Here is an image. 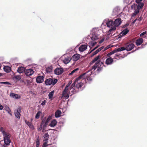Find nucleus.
Instances as JSON below:
<instances>
[{
  "label": "nucleus",
  "instance_id": "1",
  "mask_svg": "<svg viewBox=\"0 0 147 147\" xmlns=\"http://www.w3.org/2000/svg\"><path fill=\"white\" fill-rule=\"evenodd\" d=\"M3 135L4 138V144L3 145H1V147H8L7 146L10 145L11 141L10 139V134L8 132H6Z\"/></svg>",
  "mask_w": 147,
  "mask_h": 147
},
{
  "label": "nucleus",
  "instance_id": "2",
  "mask_svg": "<svg viewBox=\"0 0 147 147\" xmlns=\"http://www.w3.org/2000/svg\"><path fill=\"white\" fill-rule=\"evenodd\" d=\"M104 63V62H100L99 61L98 62L96 63L94 65L92 66V69L95 70L96 68H97V71L98 72H100L102 70V67L103 66Z\"/></svg>",
  "mask_w": 147,
  "mask_h": 147
},
{
  "label": "nucleus",
  "instance_id": "3",
  "mask_svg": "<svg viewBox=\"0 0 147 147\" xmlns=\"http://www.w3.org/2000/svg\"><path fill=\"white\" fill-rule=\"evenodd\" d=\"M107 26L111 28L109 30L108 32L111 34V32L115 31L116 30V28L114 25L113 22L112 20L109 21L106 23Z\"/></svg>",
  "mask_w": 147,
  "mask_h": 147
},
{
  "label": "nucleus",
  "instance_id": "4",
  "mask_svg": "<svg viewBox=\"0 0 147 147\" xmlns=\"http://www.w3.org/2000/svg\"><path fill=\"white\" fill-rule=\"evenodd\" d=\"M36 71L35 67H32L31 68L26 69L24 73L26 76H30L33 74Z\"/></svg>",
  "mask_w": 147,
  "mask_h": 147
},
{
  "label": "nucleus",
  "instance_id": "5",
  "mask_svg": "<svg viewBox=\"0 0 147 147\" xmlns=\"http://www.w3.org/2000/svg\"><path fill=\"white\" fill-rule=\"evenodd\" d=\"M57 82V80L56 79L53 80L52 78H49L47 79L45 81V83L46 85H50L52 84L53 85H54Z\"/></svg>",
  "mask_w": 147,
  "mask_h": 147
},
{
  "label": "nucleus",
  "instance_id": "6",
  "mask_svg": "<svg viewBox=\"0 0 147 147\" xmlns=\"http://www.w3.org/2000/svg\"><path fill=\"white\" fill-rule=\"evenodd\" d=\"M70 93V92L69 89L65 88L62 92V96L66 99L69 97Z\"/></svg>",
  "mask_w": 147,
  "mask_h": 147
},
{
  "label": "nucleus",
  "instance_id": "7",
  "mask_svg": "<svg viewBox=\"0 0 147 147\" xmlns=\"http://www.w3.org/2000/svg\"><path fill=\"white\" fill-rule=\"evenodd\" d=\"M86 74V73H83L79 76L78 78H77L76 79L74 82L71 85V88H72L73 87L75 86V85H76V83L77 82H78L79 80H80L81 79H82V78H85V77H84V76Z\"/></svg>",
  "mask_w": 147,
  "mask_h": 147
},
{
  "label": "nucleus",
  "instance_id": "8",
  "mask_svg": "<svg viewBox=\"0 0 147 147\" xmlns=\"http://www.w3.org/2000/svg\"><path fill=\"white\" fill-rule=\"evenodd\" d=\"M124 49V48L123 47H120L118 49L116 48L115 50L107 54V55L108 57H109L110 55H111L115 53L123 51Z\"/></svg>",
  "mask_w": 147,
  "mask_h": 147
},
{
  "label": "nucleus",
  "instance_id": "9",
  "mask_svg": "<svg viewBox=\"0 0 147 147\" xmlns=\"http://www.w3.org/2000/svg\"><path fill=\"white\" fill-rule=\"evenodd\" d=\"M135 45L133 43L128 44L126 45L125 47H122L124 48L123 50H126L127 51H130L132 50L134 47Z\"/></svg>",
  "mask_w": 147,
  "mask_h": 147
},
{
  "label": "nucleus",
  "instance_id": "10",
  "mask_svg": "<svg viewBox=\"0 0 147 147\" xmlns=\"http://www.w3.org/2000/svg\"><path fill=\"white\" fill-rule=\"evenodd\" d=\"M122 22L120 18H117L115 19L113 22L114 27H116L119 26L121 24Z\"/></svg>",
  "mask_w": 147,
  "mask_h": 147
},
{
  "label": "nucleus",
  "instance_id": "11",
  "mask_svg": "<svg viewBox=\"0 0 147 147\" xmlns=\"http://www.w3.org/2000/svg\"><path fill=\"white\" fill-rule=\"evenodd\" d=\"M63 71V69L62 68H58L54 70V73L56 75H59L61 74Z\"/></svg>",
  "mask_w": 147,
  "mask_h": 147
},
{
  "label": "nucleus",
  "instance_id": "12",
  "mask_svg": "<svg viewBox=\"0 0 147 147\" xmlns=\"http://www.w3.org/2000/svg\"><path fill=\"white\" fill-rule=\"evenodd\" d=\"M52 117H51L49 116L47 119L46 117V122L44 125H43V127L42 128V131H44V129L47 126V125L48 124V123L49 121L51 120Z\"/></svg>",
  "mask_w": 147,
  "mask_h": 147
},
{
  "label": "nucleus",
  "instance_id": "13",
  "mask_svg": "<svg viewBox=\"0 0 147 147\" xmlns=\"http://www.w3.org/2000/svg\"><path fill=\"white\" fill-rule=\"evenodd\" d=\"M129 32V30L126 28L122 31L119 35V38L125 35Z\"/></svg>",
  "mask_w": 147,
  "mask_h": 147
},
{
  "label": "nucleus",
  "instance_id": "14",
  "mask_svg": "<svg viewBox=\"0 0 147 147\" xmlns=\"http://www.w3.org/2000/svg\"><path fill=\"white\" fill-rule=\"evenodd\" d=\"M80 57V55L78 54H76L72 56L71 59L74 61H77L79 59Z\"/></svg>",
  "mask_w": 147,
  "mask_h": 147
},
{
  "label": "nucleus",
  "instance_id": "15",
  "mask_svg": "<svg viewBox=\"0 0 147 147\" xmlns=\"http://www.w3.org/2000/svg\"><path fill=\"white\" fill-rule=\"evenodd\" d=\"M87 47L86 45H82L79 48V50L81 52H83L87 49Z\"/></svg>",
  "mask_w": 147,
  "mask_h": 147
},
{
  "label": "nucleus",
  "instance_id": "16",
  "mask_svg": "<svg viewBox=\"0 0 147 147\" xmlns=\"http://www.w3.org/2000/svg\"><path fill=\"white\" fill-rule=\"evenodd\" d=\"M44 77L42 76H38L36 79V82L38 83H41L43 81Z\"/></svg>",
  "mask_w": 147,
  "mask_h": 147
},
{
  "label": "nucleus",
  "instance_id": "17",
  "mask_svg": "<svg viewBox=\"0 0 147 147\" xmlns=\"http://www.w3.org/2000/svg\"><path fill=\"white\" fill-rule=\"evenodd\" d=\"M113 61V60L111 57L107 59L105 61V63L108 65L111 64Z\"/></svg>",
  "mask_w": 147,
  "mask_h": 147
},
{
  "label": "nucleus",
  "instance_id": "18",
  "mask_svg": "<svg viewBox=\"0 0 147 147\" xmlns=\"http://www.w3.org/2000/svg\"><path fill=\"white\" fill-rule=\"evenodd\" d=\"M143 39L142 38H140L137 39L136 42V45L137 46L140 45L143 43Z\"/></svg>",
  "mask_w": 147,
  "mask_h": 147
},
{
  "label": "nucleus",
  "instance_id": "19",
  "mask_svg": "<svg viewBox=\"0 0 147 147\" xmlns=\"http://www.w3.org/2000/svg\"><path fill=\"white\" fill-rule=\"evenodd\" d=\"M10 96L12 98L16 99H19L20 97V96L19 95L15 94L14 93L12 92L10 93Z\"/></svg>",
  "mask_w": 147,
  "mask_h": 147
},
{
  "label": "nucleus",
  "instance_id": "20",
  "mask_svg": "<svg viewBox=\"0 0 147 147\" xmlns=\"http://www.w3.org/2000/svg\"><path fill=\"white\" fill-rule=\"evenodd\" d=\"M57 123V121L55 119H53L51 121L50 124L49 125L51 127H53L56 125Z\"/></svg>",
  "mask_w": 147,
  "mask_h": 147
},
{
  "label": "nucleus",
  "instance_id": "21",
  "mask_svg": "<svg viewBox=\"0 0 147 147\" xmlns=\"http://www.w3.org/2000/svg\"><path fill=\"white\" fill-rule=\"evenodd\" d=\"M77 82V84H76V87L78 89H79L80 88H81V87L83 85V83L81 82Z\"/></svg>",
  "mask_w": 147,
  "mask_h": 147
},
{
  "label": "nucleus",
  "instance_id": "22",
  "mask_svg": "<svg viewBox=\"0 0 147 147\" xmlns=\"http://www.w3.org/2000/svg\"><path fill=\"white\" fill-rule=\"evenodd\" d=\"M3 69L7 73L9 72L11 70V67L8 66H5Z\"/></svg>",
  "mask_w": 147,
  "mask_h": 147
},
{
  "label": "nucleus",
  "instance_id": "23",
  "mask_svg": "<svg viewBox=\"0 0 147 147\" xmlns=\"http://www.w3.org/2000/svg\"><path fill=\"white\" fill-rule=\"evenodd\" d=\"M26 69L24 67H19L17 71L20 73H21L25 71Z\"/></svg>",
  "mask_w": 147,
  "mask_h": 147
},
{
  "label": "nucleus",
  "instance_id": "24",
  "mask_svg": "<svg viewBox=\"0 0 147 147\" xmlns=\"http://www.w3.org/2000/svg\"><path fill=\"white\" fill-rule=\"evenodd\" d=\"M61 113L59 110H58L55 112V117L57 118L60 116Z\"/></svg>",
  "mask_w": 147,
  "mask_h": 147
},
{
  "label": "nucleus",
  "instance_id": "25",
  "mask_svg": "<svg viewBox=\"0 0 147 147\" xmlns=\"http://www.w3.org/2000/svg\"><path fill=\"white\" fill-rule=\"evenodd\" d=\"M25 122L26 123L27 125L31 129L34 128V126L32 125V123L29 121L25 120Z\"/></svg>",
  "mask_w": 147,
  "mask_h": 147
},
{
  "label": "nucleus",
  "instance_id": "26",
  "mask_svg": "<svg viewBox=\"0 0 147 147\" xmlns=\"http://www.w3.org/2000/svg\"><path fill=\"white\" fill-rule=\"evenodd\" d=\"M137 6V10H139L142 9L144 5V3H140Z\"/></svg>",
  "mask_w": 147,
  "mask_h": 147
},
{
  "label": "nucleus",
  "instance_id": "27",
  "mask_svg": "<svg viewBox=\"0 0 147 147\" xmlns=\"http://www.w3.org/2000/svg\"><path fill=\"white\" fill-rule=\"evenodd\" d=\"M54 92V91L53 90L49 93L48 95L49 98V99H51L52 98Z\"/></svg>",
  "mask_w": 147,
  "mask_h": 147
},
{
  "label": "nucleus",
  "instance_id": "28",
  "mask_svg": "<svg viewBox=\"0 0 147 147\" xmlns=\"http://www.w3.org/2000/svg\"><path fill=\"white\" fill-rule=\"evenodd\" d=\"M49 136L48 133H45L44 136L43 140L46 141L49 138Z\"/></svg>",
  "mask_w": 147,
  "mask_h": 147
},
{
  "label": "nucleus",
  "instance_id": "29",
  "mask_svg": "<svg viewBox=\"0 0 147 147\" xmlns=\"http://www.w3.org/2000/svg\"><path fill=\"white\" fill-rule=\"evenodd\" d=\"M100 57V56L99 55H98L96 57H95L93 60L91 62L92 63H94L96 61H98Z\"/></svg>",
  "mask_w": 147,
  "mask_h": 147
},
{
  "label": "nucleus",
  "instance_id": "30",
  "mask_svg": "<svg viewBox=\"0 0 147 147\" xmlns=\"http://www.w3.org/2000/svg\"><path fill=\"white\" fill-rule=\"evenodd\" d=\"M42 114V112L40 111H38L37 113L35 116V118L36 119L39 118L40 115Z\"/></svg>",
  "mask_w": 147,
  "mask_h": 147
},
{
  "label": "nucleus",
  "instance_id": "31",
  "mask_svg": "<svg viewBox=\"0 0 147 147\" xmlns=\"http://www.w3.org/2000/svg\"><path fill=\"white\" fill-rule=\"evenodd\" d=\"M92 40H95L98 39V37L95 34L93 35L92 36L91 38Z\"/></svg>",
  "mask_w": 147,
  "mask_h": 147
},
{
  "label": "nucleus",
  "instance_id": "32",
  "mask_svg": "<svg viewBox=\"0 0 147 147\" xmlns=\"http://www.w3.org/2000/svg\"><path fill=\"white\" fill-rule=\"evenodd\" d=\"M15 115L17 118L18 119L20 118L21 116L20 113L16 112H15Z\"/></svg>",
  "mask_w": 147,
  "mask_h": 147
},
{
  "label": "nucleus",
  "instance_id": "33",
  "mask_svg": "<svg viewBox=\"0 0 147 147\" xmlns=\"http://www.w3.org/2000/svg\"><path fill=\"white\" fill-rule=\"evenodd\" d=\"M70 61L69 59V58H66L63 60V62L64 63L67 64Z\"/></svg>",
  "mask_w": 147,
  "mask_h": 147
},
{
  "label": "nucleus",
  "instance_id": "34",
  "mask_svg": "<svg viewBox=\"0 0 147 147\" xmlns=\"http://www.w3.org/2000/svg\"><path fill=\"white\" fill-rule=\"evenodd\" d=\"M73 90L71 91V94L70 95L71 96H72L73 94H75L78 93L79 91L78 90H75V89H74V88H73Z\"/></svg>",
  "mask_w": 147,
  "mask_h": 147
},
{
  "label": "nucleus",
  "instance_id": "35",
  "mask_svg": "<svg viewBox=\"0 0 147 147\" xmlns=\"http://www.w3.org/2000/svg\"><path fill=\"white\" fill-rule=\"evenodd\" d=\"M139 10H137L135 11L134 13H133L131 16V17H135L138 13H139Z\"/></svg>",
  "mask_w": 147,
  "mask_h": 147
},
{
  "label": "nucleus",
  "instance_id": "36",
  "mask_svg": "<svg viewBox=\"0 0 147 147\" xmlns=\"http://www.w3.org/2000/svg\"><path fill=\"white\" fill-rule=\"evenodd\" d=\"M14 79L20 80L21 78V77L19 75L16 76L14 77Z\"/></svg>",
  "mask_w": 147,
  "mask_h": 147
},
{
  "label": "nucleus",
  "instance_id": "37",
  "mask_svg": "<svg viewBox=\"0 0 147 147\" xmlns=\"http://www.w3.org/2000/svg\"><path fill=\"white\" fill-rule=\"evenodd\" d=\"M36 147H38V146L40 144L39 139V137H38L36 139Z\"/></svg>",
  "mask_w": 147,
  "mask_h": 147
},
{
  "label": "nucleus",
  "instance_id": "38",
  "mask_svg": "<svg viewBox=\"0 0 147 147\" xmlns=\"http://www.w3.org/2000/svg\"><path fill=\"white\" fill-rule=\"evenodd\" d=\"M52 68L51 67L47 68L46 71L47 72H51L52 71Z\"/></svg>",
  "mask_w": 147,
  "mask_h": 147
},
{
  "label": "nucleus",
  "instance_id": "39",
  "mask_svg": "<svg viewBox=\"0 0 147 147\" xmlns=\"http://www.w3.org/2000/svg\"><path fill=\"white\" fill-rule=\"evenodd\" d=\"M0 131L2 132L3 135L6 132L5 131L3 127H1L0 128Z\"/></svg>",
  "mask_w": 147,
  "mask_h": 147
},
{
  "label": "nucleus",
  "instance_id": "40",
  "mask_svg": "<svg viewBox=\"0 0 147 147\" xmlns=\"http://www.w3.org/2000/svg\"><path fill=\"white\" fill-rule=\"evenodd\" d=\"M0 84H7V85H11V84L9 82H0Z\"/></svg>",
  "mask_w": 147,
  "mask_h": 147
},
{
  "label": "nucleus",
  "instance_id": "41",
  "mask_svg": "<svg viewBox=\"0 0 147 147\" xmlns=\"http://www.w3.org/2000/svg\"><path fill=\"white\" fill-rule=\"evenodd\" d=\"M86 73V74L84 76V77H85V78H84V79H85L86 78H87V80H89L90 81L92 80V79L89 76L87 77V76H86V74H87V73ZM82 78L83 79H84V78H82Z\"/></svg>",
  "mask_w": 147,
  "mask_h": 147
},
{
  "label": "nucleus",
  "instance_id": "42",
  "mask_svg": "<svg viewBox=\"0 0 147 147\" xmlns=\"http://www.w3.org/2000/svg\"><path fill=\"white\" fill-rule=\"evenodd\" d=\"M100 51L99 49H98L96 50L93 53L92 55V56H93L94 55L97 54L98 52H99Z\"/></svg>",
  "mask_w": 147,
  "mask_h": 147
},
{
  "label": "nucleus",
  "instance_id": "43",
  "mask_svg": "<svg viewBox=\"0 0 147 147\" xmlns=\"http://www.w3.org/2000/svg\"><path fill=\"white\" fill-rule=\"evenodd\" d=\"M78 70V68L74 70H73L72 71H71V73H70L69 74V75H71L73 74V73H74L76 71Z\"/></svg>",
  "mask_w": 147,
  "mask_h": 147
},
{
  "label": "nucleus",
  "instance_id": "44",
  "mask_svg": "<svg viewBox=\"0 0 147 147\" xmlns=\"http://www.w3.org/2000/svg\"><path fill=\"white\" fill-rule=\"evenodd\" d=\"M112 45H108V46H107V47H106L104 49V50H103V51H105L106 50H107L108 49H109V48L112 47Z\"/></svg>",
  "mask_w": 147,
  "mask_h": 147
},
{
  "label": "nucleus",
  "instance_id": "45",
  "mask_svg": "<svg viewBox=\"0 0 147 147\" xmlns=\"http://www.w3.org/2000/svg\"><path fill=\"white\" fill-rule=\"evenodd\" d=\"M46 122V117H45L42 120L41 124L40 125H44V124Z\"/></svg>",
  "mask_w": 147,
  "mask_h": 147
},
{
  "label": "nucleus",
  "instance_id": "46",
  "mask_svg": "<svg viewBox=\"0 0 147 147\" xmlns=\"http://www.w3.org/2000/svg\"><path fill=\"white\" fill-rule=\"evenodd\" d=\"M72 82V81H70L68 83V84L66 86L65 88H66V89H68V87L70 86Z\"/></svg>",
  "mask_w": 147,
  "mask_h": 147
},
{
  "label": "nucleus",
  "instance_id": "47",
  "mask_svg": "<svg viewBox=\"0 0 147 147\" xmlns=\"http://www.w3.org/2000/svg\"><path fill=\"white\" fill-rule=\"evenodd\" d=\"M49 145L47 144V142H44L43 144L42 147H47Z\"/></svg>",
  "mask_w": 147,
  "mask_h": 147
},
{
  "label": "nucleus",
  "instance_id": "48",
  "mask_svg": "<svg viewBox=\"0 0 147 147\" xmlns=\"http://www.w3.org/2000/svg\"><path fill=\"white\" fill-rule=\"evenodd\" d=\"M22 108L21 107H20L19 108L17 109L16 112L20 113L21 111Z\"/></svg>",
  "mask_w": 147,
  "mask_h": 147
},
{
  "label": "nucleus",
  "instance_id": "49",
  "mask_svg": "<svg viewBox=\"0 0 147 147\" xmlns=\"http://www.w3.org/2000/svg\"><path fill=\"white\" fill-rule=\"evenodd\" d=\"M137 6L135 4H134L133 5H132L131 6V8L132 9H135V8L136 6Z\"/></svg>",
  "mask_w": 147,
  "mask_h": 147
},
{
  "label": "nucleus",
  "instance_id": "50",
  "mask_svg": "<svg viewBox=\"0 0 147 147\" xmlns=\"http://www.w3.org/2000/svg\"><path fill=\"white\" fill-rule=\"evenodd\" d=\"M46 101L45 100H44L43 101L41 104V105L42 106H44L45 105Z\"/></svg>",
  "mask_w": 147,
  "mask_h": 147
},
{
  "label": "nucleus",
  "instance_id": "51",
  "mask_svg": "<svg viewBox=\"0 0 147 147\" xmlns=\"http://www.w3.org/2000/svg\"><path fill=\"white\" fill-rule=\"evenodd\" d=\"M146 31L144 32H142V33H141L140 34V36H143L144 35V34H146Z\"/></svg>",
  "mask_w": 147,
  "mask_h": 147
},
{
  "label": "nucleus",
  "instance_id": "52",
  "mask_svg": "<svg viewBox=\"0 0 147 147\" xmlns=\"http://www.w3.org/2000/svg\"><path fill=\"white\" fill-rule=\"evenodd\" d=\"M6 110L7 111L8 113H9V112H10V110L9 108V107H7L6 108Z\"/></svg>",
  "mask_w": 147,
  "mask_h": 147
},
{
  "label": "nucleus",
  "instance_id": "53",
  "mask_svg": "<svg viewBox=\"0 0 147 147\" xmlns=\"http://www.w3.org/2000/svg\"><path fill=\"white\" fill-rule=\"evenodd\" d=\"M97 42H93L92 43L91 42V45H92V47L94 46L96 44Z\"/></svg>",
  "mask_w": 147,
  "mask_h": 147
},
{
  "label": "nucleus",
  "instance_id": "54",
  "mask_svg": "<svg viewBox=\"0 0 147 147\" xmlns=\"http://www.w3.org/2000/svg\"><path fill=\"white\" fill-rule=\"evenodd\" d=\"M142 1V0H136V2L137 3H139Z\"/></svg>",
  "mask_w": 147,
  "mask_h": 147
},
{
  "label": "nucleus",
  "instance_id": "55",
  "mask_svg": "<svg viewBox=\"0 0 147 147\" xmlns=\"http://www.w3.org/2000/svg\"><path fill=\"white\" fill-rule=\"evenodd\" d=\"M98 47V46H96V47H95L91 51V52H92L93 51H94V50H95V49H97Z\"/></svg>",
  "mask_w": 147,
  "mask_h": 147
},
{
  "label": "nucleus",
  "instance_id": "56",
  "mask_svg": "<svg viewBox=\"0 0 147 147\" xmlns=\"http://www.w3.org/2000/svg\"><path fill=\"white\" fill-rule=\"evenodd\" d=\"M3 106L1 105V104H0V110H2L3 109Z\"/></svg>",
  "mask_w": 147,
  "mask_h": 147
},
{
  "label": "nucleus",
  "instance_id": "57",
  "mask_svg": "<svg viewBox=\"0 0 147 147\" xmlns=\"http://www.w3.org/2000/svg\"><path fill=\"white\" fill-rule=\"evenodd\" d=\"M42 125H40V127L38 128L39 130H41L42 129Z\"/></svg>",
  "mask_w": 147,
  "mask_h": 147
},
{
  "label": "nucleus",
  "instance_id": "58",
  "mask_svg": "<svg viewBox=\"0 0 147 147\" xmlns=\"http://www.w3.org/2000/svg\"><path fill=\"white\" fill-rule=\"evenodd\" d=\"M137 20L139 21H140L142 20L141 17H140Z\"/></svg>",
  "mask_w": 147,
  "mask_h": 147
},
{
  "label": "nucleus",
  "instance_id": "59",
  "mask_svg": "<svg viewBox=\"0 0 147 147\" xmlns=\"http://www.w3.org/2000/svg\"><path fill=\"white\" fill-rule=\"evenodd\" d=\"M104 48V47L102 46L101 47L99 48V49L100 50V51L102 49Z\"/></svg>",
  "mask_w": 147,
  "mask_h": 147
},
{
  "label": "nucleus",
  "instance_id": "60",
  "mask_svg": "<svg viewBox=\"0 0 147 147\" xmlns=\"http://www.w3.org/2000/svg\"><path fill=\"white\" fill-rule=\"evenodd\" d=\"M128 24H125V25L123 27V28H125L126 27H127L128 26Z\"/></svg>",
  "mask_w": 147,
  "mask_h": 147
},
{
  "label": "nucleus",
  "instance_id": "61",
  "mask_svg": "<svg viewBox=\"0 0 147 147\" xmlns=\"http://www.w3.org/2000/svg\"><path fill=\"white\" fill-rule=\"evenodd\" d=\"M137 20V19H136L133 22V23H135L136 22V20Z\"/></svg>",
  "mask_w": 147,
  "mask_h": 147
},
{
  "label": "nucleus",
  "instance_id": "62",
  "mask_svg": "<svg viewBox=\"0 0 147 147\" xmlns=\"http://www.w3.org/2000/svg\"><path fill=\"white\" fill-rule=\"evenodd\" d=\"M115 55L116 56H117V57H118V56H119V55H118L117 54H115Z\"/></svg>",
  "mask_w": 147,
  "mask_h": 147
},
{
  "label": "nucleus",
  "instance_id": "63",
  "mask_svg": "<svg viewBox=\"0 0 147 147\" xmlns=\"http://www.w3.org/2000/svg\"><path fill=\"white\" fill-rule=\"evenodd\" d=\"M2 75H3V74H2V73H0V77H1V76H2Z\"/></svg>",
  "mask_w": 147,
  "mask_h": 147
},
{
  "label": "nucleus",
  "instance_id": "64",
  "mask_svg": "<svg viewBox=\"0 0 147 147\" xmlns=\"http://www.w3.org/2000/svg\"><path fill=\"white\" fill-rule=\"evenodd\" d=\"M102 42V41H101V42H100V43H101V42Z\"/></svg>",
  "mask_w": 147,
  "mask_h": 147
}]
</instances>
